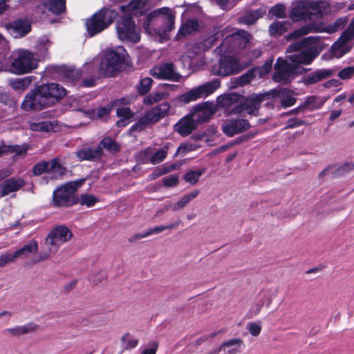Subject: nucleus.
Instances as JSON below:
<instances>
[{
	"instance_id": "48",
	"label": "nucleus",
	"mask_w": 354,
	"mask_h": 354,
	"mask_svg": "<svg viewBox=\"0 0 354 354\" xmlns=\"http://www.w3.org/2000/svg\"><path fill=\"white\" fill-rule=\"evenodd\" d=\"M49 167V162H41L37 164L32 170L34 175L39 176L44 172L48 174V170Z\"/></svg>"
},
{
	"instance_id": "13",
	"label": "nucleus",
	"mask_w": 354,
	"mask_h": 354,
	"mask_svg": "<svg viewBox=\"0 0 354 354\" xmlns=\"http://www.w3.org/2000/svg\"><path fill=\"white\" fill-rule=\"evenodd\" d=\"M354 39V19L350 23L346 30L343 32L339 38L331 47L333 57L339 58L348 53L352 48L350 41Z\"/></svg>"
},
{
	"instance_id": "36",
	"label": "nucleus",
	"mask_w": 354,
	"mask_h": 354,
	"mask_svg": "<svg viewBox=\"0 0 354 354\" xmlns=\"http://www.w3.org/2000/svg\"><path fill=\"white\" fill-rule=\"evenodd\" d=\"M198 28L199 24L197 21L189 19L185 24L181 26L176 37L177 39H179L182 36H185L197 30Z\"/></svg>"
},
{
	"instance_id": "10",
	"label": "nucleus",
	"mask_w": 354,
	"mask_h": 354,
	"mask_svg": "<svg viewBox=\"0 0 354 354\" xmlns=\"http://www.w3.org/2000/svg\"><path fill=\"white\" fill-rule=\"evenodd\" d=\"M169 109L170 105L168 103H162L152 108L131 127V130L140 131L148 125L158 122L168 114Z\"/></svg>"
},
{
	"instance_id": "15",
	"label": "nucleus",
	"mask_w": 354,
	"mask_h": 354,
	"mask_svg": "<svg viewBox=\"0 0 354 354\" xmlns=\"http://www.w3.org/2000/svg\"><path fill=\"white\" fill-rule=\"evenodd\" d=\"M263 94H257L247 97L244 102L237 105L231 113H241L245 111L250 115H256L260 107V104L263 101Z\"/></svg>"
},
{
	"instance_id": "32",
	"label": "nucleus",
	"mask_w": 354,
	"mask_h": 354,
	"mask_svg": "<svg viewBox=\"0 0 354 354\" xmlns=\"http://www.w3.org/2000/svg\"><path fill=\"white\" fill-rule=\"evenodd\" d=\"M333 71L330 69H320L311 73L306 79L307 84H313L324 79L328 78L333 75Z\"/></svg>"
},
{
	"instance_id": "7",
	"label": "nucleus",
	"mask_w": 354,
	"mask_h": 354,
	"mask_svg": "<svg viewBox=\"0 0 354 354\" xmlns=\"http://www.w3.org/2000/svg\"><path fill=\"white\" fill-rule=\"evenodd\" d=\"M126 50L121 46L107 50L100 65V72L106 76H113L119 71L125 60Z\"/></svg>"
},
{
	"instance_id": "61",
	"label": "nucleus",
	"mask_w": 354,
	"mask_h": 354,
	"mask_svg": "<svg viewBox=\"0 0 354 354\" xmlns=\"http://www.w3.org/2000/svg\"><path fill=\"white\" fill-rule=\"evenodd\" d=\"M158 344L153 342L149 345V348L143 349L140 354H156L158 350Z\"/></svg>"
},
{
	"instance_id": "59",
	"label": "nucleus",
	"mask_w": 354,
	"mask_h": 354,
	"mask_svg": "<svg viewBox=\"0 0 354 354\" xmlns=\"http://www.w3.org/2000/svg\"><path fill=\"white\" fill-rule=\"evenodd\" d=\"M12 262L14 261L10 252L4 253L0 255V268L6 266L7 263Z\"/></svg>"
},
{
	"instance_id": "35",
	"label": "nucleus",
	"mask_w": 354,
	"mask_h": 354,
	"mask_svg": "<svg viewBox=\"0 0 354 354\" xmlns=\"http://www.w3.org/2000/svg\"><path fill=\"white\" fill-rule=\"evenodd\" d=\"M44 6L50 12L59 15L65 10V0H45Z\"/></svg>"
},
{
	"instance_id": "23",
	"label": "nucleus",
	"mask_w": 354,
	"mask_h": 354,
	"mask_svg": "<svg viewBox=\"0 0 354 354\" xmlns=\"http://www.w3.org/2000/svg\"><path fill=\"white\" fill-rule=\"evenodd\" d=\"M197 123L191 114L181 118L174 126L176 132L183 136L189 135L196 127Z\"/></svg>"
},
{
	"instance_id": "49",
	"label": "nucleus",
	"mask_w": 354,
	"mask_h": 354,
	"mask_svg": "<svg viewBox=\"0 0 354 354\" xmlns=\"http://www.w3.org/2000/svg\"><path fill=\"white\" fill-rule=\"evenodd\" d=\"M246 329L251 335L257 337L261 331V326L259 323L249 322L246 326Z\"/></svg>"
},
{
	"instance_id": "51",
	"label": "nucleus",
	"mask_w": 354,
	"mask_h": 354,
	"mask_svg": "<svg viewBox=\"0 0 354 354\" xmlns=\"http://www.w3.org/2000/svg\"><path fill=\"white\" fill-rule=\"evenodd\" d=\"M264 13L265 11L259 10L254 12H251L247 16H245V22L248 24H252L255 21V20L261 17Z\"/></svg>"
},
{
	"instance_id": "52",
	"label": "nucleus",
	"mask_w": 354,
	"mask_h": 354,
	"mask_svg": "<svg viewBox=\"0 0 354 354\" xmlns=\"http://www.w3.org/2000/svg\"><path fill=\"white\" fill-rule=\"evenodd\" d=\"M100 146L101 147L102 146L104 148L109 151H117L118 149V147L116 143L110 138H104L101 141Z\"/></svg>"
},
{
	"instance_id": "44",
	"label": "nucleus",
	"mask_w": 354,
	"mask_h": 354,
	"mask_svg": "<svg viewBox=\"0 0 354 354\" xmlns=\"http://www.w3.org/2000/svg\"><path fill=\"white\" fill-rule=\"evenodd\" d=\"M313 27L310 26H304L301 28L295 30L291 34L287 36V39L291 41L295 39H297L303 35H307L312 31Z\"/></svg>"
},
{
	"instance_id": "19",
	"label": "nucleus",
	"mask_w": 354,
	"mask_h": 354,
	"mask_svg": "<svg viewBox=\"0 0 354 354\" xmlns=\"http://www.w3.org/2000/svg\"><path fill=\"white\" fill-rule=\"evenodd\" d=\"M167 149H160L153 153L151 149L148 148L140 152L138 158L142 163L150 162L152 165H157L162 162L167 157Z\"/></svg>"
},
{
	"instance_id": "34",
	"label": "nucleus",
	"mask_w": 354,
	"mask_h": 354,
	"mask_svg": "<svg viewBox=\"0 0 354 354\" xmlns=\"http://www.w3.org/2000/svg\"><path fill=\"white\" fill-rule=\"evenodd\" d=\"M199 194V191L197 189H195L192 191V192L187 194L184 195L183 197H181L176 203H174L173 205V212H177L182 209H183L185 207H186L188 203L195 198H196Z\"/></svg>"
},
{
	"instance_id": "47",
	"label": "nucleus",
	"mask_w": 354,
	"mask_h": 354,
	"mask_svg": "<svg viewBox=\"0 0 354 354\" xmlns=\"http://www.w3.org/2000/svg\"><path fill=\"white\" fill-rule=\"evenodd\" d=\"M153 80L149 77L142 78L140 82L138 91L140 93H147L151 88Z\"/></svg>"
},
{
	"instance_id": "25",
	"label": "nucleus",
	"mask_w": 354,
	"mask_h": 354,
	"mask_svg": "<svg viewBox=\"0 0 354 354\" xmlns=\"http://www.w3.org/2000/svg\"><path fill=\"white\" fill-rule=\"evenodd\" d=\"M38 248V243L35 240L30 241L28 243L17 250L15 252H10L13 261L15 262L16 259H27L31 254L37 252Z\"/></svg>"
},
{
	"instance_id": "9",
	"label": "nucleus",
	"mask_w": 354,
	"mask_h": 354,
	"mask_svg": "<svg viewBox=\"0 0 354 354\" xmlns=\"http://www.w3.org/2000/svg\"><path fill=\"white\" fill-rule=\"evenodd\" d=\"M118 39L124 43L136 44L140 39L139 29L130 17H123L116 23Z\"/></svg>"
},
{
	"instance_id": "16",
	"label": "nucleus",
	"mask_w": 354,
	"mask_h": 354,
	"mask_svg": "<svg viewBox=\"0 0 354 354\" xmlns=\"http://www.w3.org/2000/svg\"><path fill=\"white\" fill-rule=\"evenodd\" d=\"M150 74L160 80L178 81L181 75L176 71L174 65L171 62L160 64L150 70Z\"/></svg>"
},
{
	"instance_id": "12",
	"label": "nucleus",
	"mask_w": 354,
	"mask_h": 354,
	"mask_svg": "<svg viewBox=\"0 0 354 354\" xmlns=\"http://www.w3.org/2000/svg\"><path fill=\"white\" fill-rule=\"evenodd\" d=\"M220 86V82L214 80L194 88L178 97L179 102L187 104L204 98L213 93Z\"/></svg>"
},
{
	"instance_id": "41",
	"label": "nucleus",
	"mask_w": 354,
	"mask_h": 354,
	"mask_svg": "<svg viewBox=\"0 0 354 354\" xmlns=\"http://www.w3.org/2000/svg\"><path fill=\"white\" fill-rule=\"evenodd\" d=\"M180 222H181L180 220H178L176 222L172 223L169 225H160V226L154 227L153 228H151L148 230V234H149V236H151L152 234H160L167 230L176 229L179 226Z\"/></svg>"
},
{
	"instance_id": "37",
	"label": "nucleus",
	"mask_w": 354,
	"mask_h": 354,
	"mask_svg": "<svg viewBox=\"0 0 354 354\" xmlns=\"http://www.w3.org/2000/svg\"><path fill=\"white\" fill-rule=\"evenodd\" d=\"M309 8L311 11V17L313 16H321L327 12L328 8V4L326 1H309Z\"/></svg>"
},
{
	"instance_id": "50",
	"label": "nucleus",
	"mask_w": 354,
	"mask_h": 354,
	"mask_svg": "<svg viewBox=\"0 0 354 354\" xmlns=\"http://www.w3.org/2000/svg\"><path fill=\"white\" fill-rule=\"evenodd\" d=\"M257 75L255 73L254 69L248 71L246 73L243 74L239 78V84L241 86L247 84L251 82L253 77L257 76Z\"/></svg>"
},
{
	"instance_id": "3",
	"label": "nucleus",
	"mask_w": 354,
	"mask_h": 354,
	"mask_svg": "<svg viewBox=\"0 0 354 354\" xmlns=\"http://www.w3.org/2000/svg\"><path fill=\"white\" fill-rule=\"evenodd\" d=\"M176 14L171 9L164 7L149 13L143 27L145 31L162 42L169 39V32L174 30Z\"/></svg>"
},
{
	"instance_id": "29",
	"label": "nucleus",
	"mask_w": 354,
	"mask_h": 354,
	"mask_svg": "<svg viewBox=\"0 0 354 354\" xmlns=\"http://www.w3.org/2000/svg\"><path fill=\"white\" fill-rule=\"evenodd\" d=\"M29 127L32 131L48 132L53 129L54 126L52 122L44 121L39 118H35L29 122Z\"/></svg>"
},
{
	"instance_id": "8",
	"label": "nucleus",
	"mask_w": 354,
	"mask_h": 354,
	"mask_svg": "<svg viewBox=\"0 0 354 354\" xmlns=\"http://www.w3.org/2000/svg\"><path fill=\"white\" fill-rule=\"evenodd\" d=\"M116 17L115 10L104 9L95 13L86 22V29L91 36H93L109 26Z\"/></svg>"
},
{
	"instance_id": "45",
	"label": "nucleus",
	"mask_w": 354,
	"mask_h": 354,
	"mask_svg": "<svg viewBox=\"0 0 354 354\" xmlns=\"http://www.w3.org/2000/svg\"><path fill=\"white\" fill-rule=\"evenodd\" d=\"M162 185L167 187H174L178 185L179 177L176 174L166 176L162 179Z\"/></svg>"
},
{
	"instance_id": "57",
	"label": "nucleus",
	"mask_w": 354,
	"mask_h": 354,
	"mask_svg": "<svg viewBox=\"0 0 354 354\" xmlns=\"http://www.w3.org/2000/svg\"><path fill=\"white\" fill-rule=\"evenodd\" d=\"M117 115L118 117L129 119L133 116V114L128 107H121L117 109Z\"/></svg>"
},
{
	"instance_id": "20",
	"label": "nucleus",
	"mask_w": 354,
	"mask_h": 354,
	"mask_svg": "<svg viewBox=\"0 0 354 354\" xmlns=\"http://www.w3.org/2000/svg\"><path fill=\"white\" fill-rule=\"evenodd\" d=\"M309 1H301L292 6L290 17L292 21L312 19L311 11L309 8Z\"/></svg>"
},
{
	"instance_id": "55",
	"label": "nucleus",
	"mask_w": 354,
	"mask_h": 354,
	"mask_svg": "<svg viewBox=\"0 0 354 354\" xmlns=\"http://www.w3.org/2000/svg\"><path fill=\"white\" fill-rule=\"evenodd\" d=\"M122 341L126 343L127 348L136 347L138 343V339L133 338L129 334L123 336Z\"/></svg>"
},
{
	"instance_id": "58",
	"label": "nucleus",
	"mask_w": 354,
	"mask_h": 354,
	"mask_svg": "<svg viewBox=\"0 0 354 354\" xmlns=\"http://www.w3.org/2000/svg\"><path fill=\"white\" fill-rule=\"evenodd\" d=\"M28 148L26 145H15L10 147V150L16 153L17 156H23L26 153Z\"/></svg>"
},
{
	"instance_id": "28",
	"label": "nucleus",
	"mask_w": 354,
	"mask_h": 354,
	"mask_svg": "<svg viewBox=\"0 0 354 354\" xmlns=\"http://www.w3.org/2000/svg\"><path fill=\"white\" fill-rule=\"evenodd\" d=\"M35 79L34 76H26L22 78H15L9 80L11 88L19 93H23L30 86Z\"/></svg>"
},
{
	"instance_id": "40",
	"label": "nucleus",
	"mask_w": 354,
	"mask_h": 354,
	"mask_svg": "<svg viewBox=\"0 0 354 354\" xmlns=\"http://www.w3.org/2000/svg\"><path fill=\"white\" fill-rule=\"evenodd\" d=\"M281 97V103L283 107H289L295 104L296 100L293 93L286 89H281L279 93Z\"/></svg>"
},
{
	"instance_id": "24",
	"label": "nucleus",
	"mask_w": 354,
	"mask_h": 354,
	"mask_svg": "<svg viewBox=\"0 0 354 354\" xmlns=\"http://www.w3.org/2000/svg\"><path fill=\"white\" fill-rule=\"evenodd\" d=\"M148 7L147 0H132L128 5L120 6V10L125 16L142 14L147 10Z\"/></svg>"
},
{
	"instance_id": "27",
	"label": "nucleus",
	"mask_w": 354,
	"mask_h": 354,
	"mask_svg": "<svg viewBox=\"0 0 354 354\" xmlns=\"http://www.w3.org/2000/svg\"><path fill=\"white\" fill-rule=\"evenodd\" d=\"M24 185V181L21 178H10L6 180L0 185V197L17 192Z\"/></svg>"
},
{
	"instance_id": "14",
	"label": "nucleus",
	"mask_w": 354,
	"mask_h": 354,
	"mask_svg": "<svg viewBox=\"0 0 354 354\" xmlns=\"http://www.w3.org/2000/svg\"><path fill=\"white\" fill-rule=\"evenodd\" d=\"M80 183L70 182L56 189L53 192V203L56 206L69 205L72 203L73 194Z\"/></svg>"
},
{
	"instance_id": "38",
	"label": "nucleus",
	"mask_w": 354,
	"mask_h": 354,
	"mask_svg": "<svg viewBox=\"0 0 354 354\" xmlns=\"http://www.w3.org/2000/svg\"><path fill=\"white\" fill-rule=\"evenodd\" d=\"M205 169L189 170L185 174L183 179L186 183L192 185H196L198 182L201 176L205 173Z\"/></svg>"
},
{
	"instance_id": "1",
	"label": "nucleus",
	"mask_w": 354,
	"mask_h": 354,
	"mask_svg": "<svg viewBox=\"0 0 354 354\" xmlns=\"http://www.w3.org/2000/svg\"><path fill=\"white\" fill-rule=\"evenodd\" d=\"M225 37L216 49L221 55L220 64L217 74L221 76L237 73L247 65L241 62L234 54L239 49L244 48L250 40V35L244 30L234 32L230 28H225L221 32Z\"/></svg>"
},
{
	"instance_id": "43",
	"label": "nucleus",
	"mask_w": 354,
	"mask_h": 354,
	"mask_svg": "<svg viewBox=\"0 0 354 354\" xmlns=\"http://www.w3.org/2000/svg\"><path fill=\"white\" fill-rule=\"evenodd\" d=\"M165 97V94L162 92H153L149 95L146 96L143 100L144 104L147 105H151L154 103H156L162 100H163Z\"/></svg>"
},
{
	"instance_id": "4",
	"label": "nucleus",
	"mask_w": 354,
	"mask_h": 354,
	"mask_svg": "<svg viewBox=\"0 0 354 354\" xmlns=\"http://www.w3.org/2000/svg\"><path fill=\"white\" fill-rule=\"evenodd\" d=\"M72 236L71 231L64 225L53 228L46 238L42 250L31 259V263H37L47 260L61 245L69 241Z\"/></svg>"
},
{
	"instance_id": "5",
	"label": "nucleus",
	"mask_w": 354,
	"mask_h": 354,
	"mask_svg": "<svg viewBox=\"0 0 354 354\" xmlns=\"http://www.w3.org/2000/svg\"><path fill=\"white\" fill-rule=\"evenodd\" d=\"M10 71L18 75L30 73L38 66L35 55L24 48L15 50L10 57Z\"/></svg>"
},
{
	"instance_id": "31",
	"label": "nucleus",
	"mask_w": 354,
	"mask_h": 354,
	"mask_svg": "<svg viewBox=\"0 0 354 354\" xmlns=\"http://www.w3.org/2000/svg\"><path fill=\"white\" fill-rule=\"evenodd\" d=\"M11 30L15 37H23L30 31V24L27 21L19 20L13 23Z\"/></svg>"
},
{
	"instance_id": "33",
	"label": "nucleus",
	"mask_w": 354,
	"mask_h": 354,
	"mask_svg": "<svg viewBox=\"0 0 354 354\" xmlns=\"http://www.w3.org/2000/svg\"><path fill=\"white\" fill-rule=\"evenodd\" d=\"M333 71L330 69H320L311 73L306 79L307 84H313L324 79L328 78L333 75Z\"/></svg>"
},
{
	"instance_id": "62",
	"label": "nucleus",
	"mask_w": 354,
	"mask_h": 354,
	"mask_svg": "<svg viewBox=\"0 0 354 354\" xmlns=\"http://www.w3.org/2000/svg\"><path fill=\"white\" fill-rule=\"evenodd\" d=\"M81 76V73L77 69H71L68 71L66 77L71 81H75L79 79Z\"/></svg>"
},
{
	"instance_id": "56",
	"label": "nucleus",
	"mask_w": 354,
	"mask_h": 354,
	"mask_svg": "<svg viewBox=\"0 0 354 354\" xmlns=\"http://www.w3.org/2000/svg\"><path fill=\"white\" fill-rule=\"evenodd\" d=\"M354 73V68L353 67H347L339 72L338 76L342 80L350 79Z\"/></svg>"
},
{
	"instance_id": "53",
	"label": "nucleus",
	"mask_w": 354,
	"mask_h": 354,
	"mask_svg": "<svg viewBox=\"0 0 354 354\" xmlns=\"http://www.w3.org/2000/svg\"><path fill=\"white\" fill-rule=\"evenodd\" d=\"M272 66V60L268 61L262 67L254 68V71L257 75L262 77L270 71Z\"/></svg>"
},
{
	"instance_id": "63",
	"label": "nucleus",
	"mask_w": 354,
	"mask_h": 354,
	"mask_svg": "<svg viewBox=\"0 0 354 354\" xmlns=\"http://www.w3.org/2000/svg\"><path fill=\"white\" fill-rule=\"evenodd\" d=\"M194 149V147L192 145H181L177 151L178 153H185L187 151H190Z\"/></svg>"
},
{
	"instance_id": "60",
	"label": "nucleus",
	"mask_w": 354,
	"mask_h": 354,
	"mask_svg": "<svg viewBox=\"0 0 354 354\" xmlns=\"http://www.w3.org/2000/svg\"><path fill=\"white\" fill-rule=\"evenodd\" d=\"M340 25H341V21H340V20H338L336 22H335L334 24H330V25L327 26L326 27H325L322 30V31L326 32L328 33H333L339 30Z\"/></svg>"
},
{
	"instance_id": "21",
	"label": "nucleus",
	"mask_w": 354,
	"mask_h": 354,
	"mask_svg": "<svg viewBox=\"0 0 354 354\" xmlns=\"http://www.w3.org/2000/svg\"><path fill=\"white\" fill-rule=\"evenodd\" d=\"M66 169L63 167L58 158H54L49 161V167L48 170V176L44 178L46 183L49 180H57L62 178L66 174Z\"/></svg>"
},
{
	"instance_id": "17",
	"label": "nucleus",
	"mask_w": 354,
	"mask_h": 354,
	"mask_svg": "<svg viewBox=\"0 0 354 354\" xmlns=\"http://www.w3.org/2000/svg\"><path fill=\"white\" fill-rule=\"evenodd\" d=\"M250 124L246 120H226L221 125L223 132L227 136L232 137L243 131L248 129Z\"/></svg>"
},
{
	"instance_id": "46",
	"label": "nucleus",
	"mask_w": 354,
	"mask_h": 354,
	"mask_svg": "<svg viewBox=\"0 0 354 354\" xmlns=\"http://www.w3.org/2000/svg\"><path fill=\"white\" fill-rule=\"evenodd\" d=\"M98 201L97 198L91 194H83L80 196V203L82 205L91 207Z\"/></svg>"
},
{
	"instance_id": "11",
	"label": "nucleus",
	"mask_w": 354,
	"mask_h": 354,
	"mask_svg": "<svg viewBox=\"0 0 354 354\" xmlns=\"http://www.w3.org/2000/svg\"><path fill=\"white\" fill-rule=\"evenodd\" d=\"M275 72L272 79L277 82L286 84L290 82L295 75L301 74L303 72L301 67L292 65L282 58H279L274 64Z\"/></svg>"
},
{
	"instance_id": "18",
	"label": "nucleus",
	"mask_w": 354,
	"mask_h": 354,
	"mask_svg": "<svg viewBox=\"0 0 354 354\" xmlns=\"http://www.w3.org/2000/svg\"><path fill=\"white\" fill-rule=\"evenodd\" d=\"M215 113V109L212 103L203 102L195 106L190 114L194 120L198 122H205L208 120Z\"/></svg>"
},
{
	"instance_id": "22",
	"label": "nucleus",
	"mask_w": 354,
	"mask_h": 354,
	"mask_svg": "<svg viewBox=\"0 0 354 354\" xmlns=\"http://www.w3.org/2000/svg\"><path fill=\"white\" fill-rule=\"evenodd\" d=\"M239 100V95L235 93L225 94L217 98V106L225 110L227 115H234L230 111L234 110L238 104H236Z\"/></svg>"
},
{
	"instance_id": "30",
	"label": "nucleus",
	"mask_w": 354,
	"mask_h": 354,
	"mask_svg": "<svg viewBox=\"0 0 354 354\" xmlns=\"http://www.w3.org/2000/svg\"><path fill=\"white\" fill-rule=\"evenodd\" d=\"M77 157L81 160H93L98 158L102 153V150L100 146L94 149L86 147L77 151Z\"/></svg>"
},
{
	"instance_id": "54",
	"label": "nucleus",
	"mask_w": 354,
	"mask_h": 354,
	"mask_svg": "<svg viewBox=\"0 0 354 354\" xmlns=\"http://www.w3.org/2000/svg\"><path fill=\"white\" fill-rule=\"evenodd\" d=\"M270 12L273 15L279 18H283L285 17V7L281 4L276 5L272 7Z\"/></svg>"
},
{
	"instance_id": "26",
	"label": "nucleus",
	"mask_w": 354,
	"mask_h": 354,
	"mask_svg": "<svg viewBox=\"0 0 354 354\" xmlns=\"http://www.w3.org/2000/svg\"><path fill=\"white\" fill-rule=\"evenodd\" d=\"M244 348L243 340L241 338L230 339L221 344V348L224 354H239Z\"/></svg>"
},
{
	"instance_id": "42",
	"label": "nucleus",
	"mask_w": 354,
	"mask_h": 354,
	"mask_svg": "<svg viewBox=\"0 0 354 354\" xmlns=\"http://www.w3.org/2000/svg\"><path fill=\"white\" fill-rule=\"evenodd\" d=\"M288 24H285L281 21H277L272 24L270 26V32L272 36H277L282 35L287 30L286 26Z\"/></svg>"
},
{
	"instance_id": "6",
	"label": "nucleus",
	"mask_w": 354,
	"mask_h": 354,
	"mask_svg": "<svg viewBox=\"0 0 354 354\" xmlns=\"http://www.w3.org/2000/svg\"><path fill=\"white\" fill-rule=\"evenodd\" d=\"M316 41L317 38L308 37L298 43L291 44L287 50V53H294L287 56L288 60L290 61V64L297 67H300V64H310L318 55L317 50L313 48L301 52L300 50L306 47L308 44H314Z\"/></svg>"
},
{
	"instance_id": "2",
	"label": "nucleus",
	"mask_w": 354,
	"mask_h": 354,
	"mask_svg": "<svg viewBox=\"0 0 354 354\" xmlns=\"http://www.w3.org/2000/svg\"><path fill=\"white\" fill-rule=\"evenodd\" d=\"M65 95V88L57 84H43L25 96L21 107L25 111L41 110L54 105Z\"/></svg>"
},
{
	"instance_id": "39",
	"label": "nucleus",
	"mask_w": 354,
	"mask_h": 354,
	"mask_svg": "<svg viewBox=\"0 0 354 354\" xmlns=\"http://www.w3.org/2000/svg\"><path fill=\"white\" fill-rule=\"evenodd\" d=\"M38 326L35 324H28L24 326H17L8 329L9 333L14 335H24L37 330Z\"/></svg>"
},
{
	"instance_id": "64",
	"label": "nucleus",
	"mask_w": 354,
	"mask_h": 354,
	"mask_svg": "<svg viewBox=\"0 0 354 354\" xmlns=\"http://www.w3.org/2000/svg\"><path fill=\"white\" fill-rule=\"evenodd\" d=\"M161 173L162 175H165L166 174H168L174 170L176 169V165H163L161 167H159Z\"/></svg>"
}]
</instances>
